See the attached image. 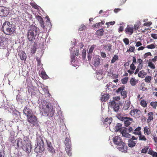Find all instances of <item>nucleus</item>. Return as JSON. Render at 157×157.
Instances as JSON below:
<instances>
[{
  "instance_id": "63",
  "label": "nucleus",
  "mask_w": 157,
  "mask_h": 157,
  "mask_svg": "<svg viewBox=\"0 0 157 157\" xmlns=\"http://www.w3.org/2000/svg\"><path fill=\"white\" fill-rule=\"evenodd\" d=\"M151 36L155 39H157V34L155 33H152L151 35Z\"/></svg>"
},
{
  "instance_id": "42",
  "label": "nucleus",
  "mask_w": 157,
  "mask_h": 157,
  "mask_svg": "<svg viewBox=\"0 0 157 157\" xmlns=\"http://www.w3.org/2000/svg\"><path fill=\"white\" fill-rule=\"evenodd\" d=\"M128 77H125L122 78L121 80V83L123 84H126L128 82Z\"/></svg>"
},
{
  "instance_id": "47",
  "label": "nucleus",
  "mask_w": 157,
  "mask_h": 157,
  "mask_svg": "<svg viewBox=\"0 0 157 157\" xmlns=\"http://www.w3.org/2000/svg\"><path fill=\"white\" fill-rule=\"evenodd\" d=\"M104 23H101V22H99L98 23H97L95 24H94L93 25V27L97 28L101 26V25H103Z\"/></svg>"
},
{
  "instance_id": "12",
  "label": "nucleus",
  "mask_w": 157,
  "mask_h": 157,
  "mask_svg": "<svg viewBox=\"0 0 157 157\" xmlns=\"http://www.w3.org/2000/svg\"><path fill=\"white\" fill-rule=\"evenodd\" d=\"M38 29L35 25H32L29 27V30L36 35H37L38 33Z\"/></svg>"
},
{
  "instance_id": "56",
  "label": "nucleus",
  "mask_w": 157,
  "mask_h": 157,
  "mask_svg": "<svg viewBox=\"0 0 157 157\" xmlns=\"http://www.w3.org/2000/svg\"><path fill=\"white\" fill-rule=\"evenodd\" d=\"M152 55L151 52H148L146 53H145L144 55V57L145 58H147L148 56H151Z\"/></svg>"
},
{
  "instance_id": "6",
  "label": "nucleus",
  "mask_w": 157,
  "mask_h": 157,
  "mask_svg": "<svg viewBox=\"0 0 157 157\" xmlns=\"http://www.w3.org/2000/svg\"><path fill=\"white\" fill-rule=\"evenodd\" d=\"M117 118L121 121H124V125L126 126H128L133 121V119L131 118L123 117L120 115H118L117 116Z\"/></svg>"
},
{
  "instance_id": "31",
  "label": "nucleus",
  "mask_w": 157,
  "mask_h": 157,
  "mask_svg": "<svg viewBox=\"0 0 157 157\" xmlns=\"http://www.w3.org/2000/svg\"><path fill=\"white\" fill-rule=\"evenodd\" d=\"M146 75V73L144 70L140 71L138 73V76L139 77L143 78L144 77V76Z\"/></svg>"
},
{
  "instance_id": "49",
  "label": "nucleus",
  "mask_w": 157,
  "mask_h": 157,
  "mask_svg": "<svg viewBox=\"0 0 157 157\" xmlns=\"http://www.w3.org/2000/svg\"><path fill=\"white\" fill-rule=\"evenodd\" d=\"M148 149V147L146 146L142 150L141 153H146L147 152Z\"/></svg>"
},
{
  "instance_id": "54",
  "label": "nucleus",
  "mask_w": 157,
  "mask_h": 157,
  "mask_svg": "<svg viewBox=\"0 0 157 157\" xmlns=\"http://www.w3.org/2000/svg\"><path fill=\"white\" fill-rule=\"evenodd\" d=\"M0 157H5L4 151L3 150H0Z\"/></svg>"
},
{
  "instance_id": "23",
  "label": "nucleus",
  "mask_w": 157,
  "mask_h": 157,
  "mask_svg": "<svg viewBox=\"0 0 157 157\" xmlns=\"http://www.w3.org/2000/svg\"><path fill=\"white\" fill-rule=\"evenodd\" d=\"M47 149L51 153H53L55 152V150L52 145L51 143H47Z\"/></svg>"
},
{
  "instance_id": "4",
  "label": "nucleus",
  "mask_w": 157,
  "mask_h": 157,
  "mask_svg": "<svg viewBox=\"0 0 157 157\" xmlns=\"http://www.w3.org/2000/svg\"><path fill=\"white\" fill-rule=\"evenodd\" d=\"M42 112L46 113L48 116L49 117H52L54 115L55 110L52 106H49L48 105H46L43 106L42 109L41 110Z\"/></svg>"
},
{
  "instance_id": "35",
  "label": "nucleus",
  "mask_w": 157,
  "mask_h": 157,
  "mask_svg": "<svg viewBox=\"0 0 157 157\" xmlns=\"http://www.w3.org/2000/svg\"><path fill=\"white\" fill-rule=\"evenodd\" d=\"M139 140H140L144 141H146L147 140V138L145 137V136L144 135H142V134H141V135H139Z\"/></svg>"
},
{
  "instance_id": "57",
  "label": "nucleus",
  "mask_w": 157,
  "mask_h": 157,
  "mask_svg": "<svg viewBox=\"0 0 157 157\" xmlns=\"http://www.w3.org/2000/svg\"><path fill=\"white\" fill-rule=\"evenodd\" d=\"M31 6L35 9H39L38 6L35 3H32L31 4Z\"/></svg>"
},
{
  "instance_id": "39",
  "label": "nucleus",
  "mask_w": 157,
  "mask_h": 157,
  "mask_svg": "<svg viewBox=\"0 0 157 157\" xmlns=\"http://www.w3.org/2000/svg\"><path fill=\"white\" fill-rule=\"evenodd\" d=\"M156 45L153 44H149L146 46V48L150 49H153L155 48Z\"/></svg>"
},
{
  "instance_id": "37",
  "label": "nucleus",
  "mask_w": 157,
  "mask_h": 157,
  "mask_svg": "<svg viewBox=\"0 0 157 157\" xmlns=\"http://www.w3.org/2000/svg\"><path fill=\"white\" fill-rule=\"evenodd\" d=\"M114 110L115 112H117L120 108V106L118 103L116 104L113 107Z\"/></svg>"
},
{
  "instance_id": "60",
  "label": "nucleus",
  "mask_w": 157,
  "mask_h": 157,
  "mask_svg": "<svg viewBox=\"0 0 157 157\" xmlns=\"http://www.w3.org/2000/svg\"><path fill=\"white\" fill-rule=\"evenodd\" d=\"M145 85L144 83H142L141 85V86L140 87V90H143V91L145 90L147 88L144 87V86Z\"/></svg>"
},
{
  "instance_id": "45",
  "label": "nucleus",
  "mask_w": 157,
  "mask_h": 157,
  "mask_svg": "<svg viewBox=\"0 0 157 157\" xmlns=\"http://www.w3.org/2000/svg\"><path fill=\"white\" fill-rule=\"evenodd\" d=\"M135 49V47L134 46H130L129 49H128L127 51H130L131 52H134Z\"/></svg>"
},
{
  "instance_id": "30",
  "label": "nucleus",
  "mask_w": 157,
  "mask_h": 157,
  "mask_svg": "<svg viewBox=\"0 0 157 157\" xmlns=\"http://www.w3.org/2000/svg\"><path fill=\"white\" fill-rule=\"evenodd\" d=\"M71 149V147H65V150L67 154L69 156H71L72 155Z\"/></svg>"
},
{
  "instance_id": "41",
  "label": "nucleus",
  "mask_w": 157,
  "mask_h": 157,
  "mask_svg": "<svg viewBox=\"0 0 157 157\" xmlns=\"http://www.w3.org/2000/svg\"><path fill=\"white\" fill-rule=\"evenodd\" d=\"M150 105L153 108L156 109L157 106V102L152 101L151 102Z\"/></svg>"
},
{
  "instance_id": "40",
  "label": "nucleus",
  "mask_w": 157,
  "mask_h": 157,
  "mask_svg": "<svg viewBox=\"0 0 157 157\" xmlns=\"http://www.w3.org/2000/svg\"><path fill=\"white\" fill-rule=\"evenodd\" d=\"M151 76H146L145 78L144 79V80H145V81L146 82L150 83L151 82Z\"/></svg>"
},
{
  "instance_id": "50",
  "label": "nucleus",
  "mask_w": 157,
  "mask_h": 157,
  "mask_svg": "<svg viewBox=\"0 0 157 157\" xmlns=\"http://www.w3.org/2000/svg\"><path fill=\"white\" fill-rule=\"evenodd\" d=\"M95 46V45H93L91 46L89 50V53H92L94 49V47Z\"/></svg>"
},
{
  "instance_id": "27",
  "label": "nucleus",
  "mask_w": 157,
  "mask_h": 157,
  "mask_svg": "<svg viewBox=\"0 0 157 157\" xmlns=\"http://www.w3.org/2000/svg\"><path fill=\"white\" fill-rule=\"evenodd\" d=\"M104 30L103 29L98 30L96 31L95 34L98 36H102L104 34Z\"/></svg>"
},
{
  "instance_id": "7",
  "label": "nucleus",
  "mask_w": 157,
  "mask_h": 157,
  "mask_svg": "<svg viewBox=\"0 0 157 157\" xmlns=\"http://www.w3.org/2000/svg\"><path fill=\"white\" fill-rule=\"evenodd\" d=\"M27 121L35 126L37 127L38 125L37 118L33 114L27 117Z\"/></svg>"
},
{
  "instance_id": "1",
  "label": "nucleus",
  "mask_w": 157,
  "mask_h": 157,
  "mask_svg": "<svg viewBox=\"0 0 157 157\" xmlns=\"http://www.w3.org/2000/svg\"><path fill=\"white\" fill-rule=\"evenodd\" d=\"M15 144H16L17 148H18L20 146L27 153H29L31 151L32 148L31 141L26 136H24L23 140L21 138H19L18 140H16L15 143H13V145L15 146Z\"/></svg>"
},
{
  "instance_id": "46",
  "label": "nucleus",
  "mask_w": 157,
  "mask_h": 157,
  "mask_svg": "<svg viewBox=\"0 0 157 157\" xmlns=\"http://www.w3.org/2000/svg\"><path fill=\"white\" fill-rule=\"evenodd\" d=\"M116 103L114 101H110L109 103V106L110 107L113 108V107L114 106V105L116 104Z\"/></svg>"
},
{
  "instance_id": "13",
  "label": "nucleus",
  "mask_w": 157,
  "mask_h": 157,
  "mask_svg": "<svg viewBox=\"0 0 157 157\" xmlns=\"http://www.w3.org/2000/svg\"><path fill=\"white\" fill-rule=\"evenodd\" d=\"M27 36L29 40V41H32L35 39V37L36 35L32 33L31 31H30L29 30L28 31Z\"/></svg>"
},
{
  "instance_id": "38",
  "label": "nucleus",
  "mask_w": 157,
  "mask_h": 157,
  "mask_svg": "<svg viewBox=\"0 0 157 157\" xmlns=\"http://www.w3.org/2000/svg\"><path fill=\"white\" fill-rule=\"evenodd\" d=\"M140 104L143 107H145L147 106V103L146 101L144 100H141Z\"/></svg>"
},
{
  "instance_id": "48",
  "label": "nucleus",
  "mask_w": 157,
  "mask_h": 157,
  "mask_svg": "<svg viewBox=\"0 0 157 157\" xmlns=\"http://www.w3.org/2000/svg\"><path fill=\"white\" fill-rule=\"evenodd\" d=\"M36 18L39 22V23L44 21L43 18L40 16H36Z\"/></svg>"
},
{
  "instance_id": "20",
  "label": "nucleus",
  "mask_w": 157,
  "mask_h": 157,
  "mask_svg": "<svg viewBox=\"0 0 157 157\" xmlns=\"http://www.w3.org/2000/svg\"><path fill=\"white\" fill-rule=\"evenodd\" d=\"M109 97V95L107 93L102 95L101 97V100L102 102L106 101H107Z\"/></svg>"
},
{
  "instance_id": "61",
  "label": "nucleus",
  "mask_w": 157,
  "mask_h": 157,
  "mask_svg": "<svg viewBox=\"0 0 157 157\" xmlns=\"http://www.w3.org/2000/svg\"><path fill=\"white\" fill-rule=\"evenodd\" d=\"M75 56L74 55H72L71 56V62H75Z\"/></svg>"
},
{
  "instance_id": "2",
  "label": "nucleus",
  "mask_w": 157,
  "mask_h": 157,
  "mask_svg": "<svg viewBox=\"0 0 157 157\" xmlns=\"http://www.w3.org/2000/svg\"><path fill=\"white\" fill-rule=\"evenodd\" d=\"M12 26V24H11L9 21H6L3 24L2 30L5 34L11 35L15 31Z\"/></svg>"
},
{
  "instance_id": "9",
  "label": "nucleus",
  "mask_w": 157,
  "mask_h": 157,
  "mask_svg": "<svg viewBox=\"0 0 157 157\" xmlns=\"http://www.w3.org/2000/svg\"><path fill=\"white\" fill-rule=\"evenodd\" d=\"M141 113L140 110L137 109H132L129 114L132 117L135 118H139L140 117V114Z\"/></svg>"
},
{
  "instance_id": "10",
  "label": "nucleus",
  "mask_w": 157,
  "mask_h": 157,
  "mask_svg": "<svg viewBox=\"0 0 157 157\" xmlns=\"http://www.w3.org/2000/svg\"><path fill=\"white\" fill-rule=\"evenodd\" d=\"M101 61L100 58L98 56H96L93 57L92 63L94 67H97L100 65Z\"/></svg>"
},
{
  "instance_id": "58",
  "label": "nucleus",
  "mask_w": 157,
  "mask_h": 157,
  "mask_svg": "<svg viewBox=\"0 0 157 157\" xmlns=\"http://www.w3.org/2000/svg\"><path fill=\"white\" fill-rule=\"evenodd\" d=\"M152 24V23L150 21H148L147 22L143 24V26H150Z\"/></svg>"
},
{
  "instance_id": "53",
  "label": "nucleus",
  "mask_w": 157,
  "mask_h": 157,
  "mask_svg": "<svg viewBox=\"0 0 157 157\" xmlns=\"http://www.w3.org/2000/svg\"><path fill=\"white\" fill-rule=\"evenodd\" d=\"M115 23V21H111L109 22H106L105 24L106 25L108 26H109L110 25H114Z\"/></svg>"
},
{
  "instance_id": "64",
  "label": "nucleus",
  "mask_w": 157,
  "mask_h": 157,
  "mask_svg": "<svg viewBox=\"0 0 157 157\" xmlns=\"http://www.w3.org/2000/svg\"><path fill=\"white\" fill-rule=\"evenodd\" d=\"M100 55L103 58H105L106 57V54L105 52H100Z\"/></svg>"
},
{
  "instance_id": "3",
  "label": "nucleus",
  "mask_w": 157,
  "mask_h": 157,
  "mask_svg": "<svg viewBox=\"0 0 157 157\" xmlns=\"http://www.w3.org/2000/svg\"><path fill=\"white\" fill-rule=\"evenodd\" d=\"M37 145L34 151L37 153L42 152L44 150V145L42 136L40 135H37Z\"/></svg>"
},
{
  "instance_id": "34",
  "label": "nucleus",
  "mask_w": 157,
  "mask_h": 157,
  "mask_svg": "<svg viewBox=\"0 0 157 157\" xmlns=\"http://www.w3.org/2000/svg\"><path fill=\"white\" fill-rule=\"evenodd\" d=\"M36 44H34L33 45L31 48V52L32 54L35 53L36 50Z\"/></svg>"
},
{
  "instance_id": "19",
  "label": "nucleus",
  "mask_w": 157,
  "mask_h": 157,
  "mask_svg": "<svg viewBox=\"0 0 157 157\" xmlns=\"http://www.w3.org/2000/svg\"><path fill=\"white\" fill-rule=\"evenodd\" d=\"M66 147H71V140L69 137H66L64 141Z\"/></svg>"
},
{
  "instance_id": "11",
  "label": "nucleus",
  "mask_w": 157,
  "mask_h": 157,
  "mask_svg": "<svg viewBox=\"0 0 157 157\" xmlns=\"http://www.w3.org/2000/svg\"><path fill=\"white\" fill-rule=\"evenodd\" d=\"M118 148L122 152H126L127 150V147L125 144L122 142L117 145Z\"/></svg>"
},
{
  "instance_id": "16",
  "label": "nucleus",
  "mask_w": 157,
  "mask_h": 157,
  "mask_svg": "<svg viewBox=\"0 0 157 157\" xmlns=\"http://www.w3.org/2000/svg\"><path fill=\"white\" fill-rule=\"evenodd\" d=\"M7 11L3 6H0V16H5L6 15Z\"/></svg>"
},
{
  "instance_id": "55",
  "label": "nucleus",
  "mask_w": 157,
  "mask_h": 157,
  "mask_svg": "<svg viewBox=\"0 0 157 157\" xmlns=\"http://www.w3.org/2000/svg\"><path fill=\"white\" fill-rule=\"evenodd\" d=\"M130 69L134 71L136 68V66L134 65V64L132 63L130 65Z\"/></svg>"
},
{
  "instance_id": "25",
  "label": "nucleus",
  "mask_w": 157,
  "mask_h": 157,
  "mask_svg": "<svg viewBox=\"0 0 157 157\" xmlns=\"http://www.w3.org/2000/svg\"><path fill=\"white\" fill-rule=\"evenodd\" d=\"M151 133L150 129L147 126L144 128V133L145 135H148Z\"/></svg>"
},
{
  "instance_id": "43",
  "label": "nucleus",
  "mask_w": 157,
  "mask_h": 157,
  "mask_svg": "<svg viewBox=\"0 0 157 157\" xmlns=\"http://www.w3.org/2000/svg\"><path fill=\"white\" fill-rule=\"evenodd\" d=\"M140 25V23L139 22H137L134 25V29L136 30H137L139 28V27Z\"/></svg>"
},
{
  "instance_id": "59",
  "label": "nucleus",
  "mask_w": 157,
  "mask_h": 157,
  "mask_svg": "<svg viewBox=\"0 0 157 157\" xmlns=\"http://www.w3.org/2000/svg\"><path fill=\"white\" fill-rule=\"evenodd\" d=\"M74 53L75 56H78L79 54L78 49H76V50H74Z\"/></svg>"
},
{
  "instance_id": "24",
  "label": "nucleus",
  "mask_w": 157,
  "mask_h": 157,
  "mask_svg": "<svg viewBox=\"0 0 157 157\" xmlns=\"http://www.w3.org/2000/svg\"><path fill=\"white\" fill-rule=\"evenodd\" d=\"M148 117L147 120V123H149L153 120V113L152 112H150L148 113Z\"/></svg>"
},
{
  "instance_id": "15",
  "label": "nucleus",
  "mask_w": 157,
  "mask_h": 157,
  "mask_svg": "<svg viewBox=\"0 0 157 157\" xmlns=\"http://www.w3.org/2000/svg\"><path fill=\"white\" fill-rule=\"evenodd\" d=\"M113 141L114 143L117 146L123 142L121 137L117 136H115L113 137Z\"/></svg>"
},
{
  "instance_id": "26",
  "label": "nucleus",
  "mask_w": 157,
  "mask_h": 157,
  "mask_svg": "<svg viewBox=\"0 0 157 157\" xmlns=\"http://www.w3.org/2000/svg\"><path fill=\"white\" fill-rule=\"evenodd\" d=\"M128 142V145L130 147H134L137 143V141H132V140H129Z\"/></svg>"
},
{
  "instance_id": "18",
  "label": "nucleus",
  "mask_w": 157,
  "mask_h": 157,
  "mask_svg": "<svg viewBox=\"0 0 157 157\" xmlns=\"http://www.w3.org/2000/svg\"><path fill=\"white\" fill-rule=\"evenodd\" d=\"M112 121V118H106L103 122L104 125H105V127H107L108 125H110Z\"/></svg>"
},
{
  "instance_id": "62",
  "label": "nucleus",
  "mask_w": 157,
  "mask_h": 157,
  "mask_svg": "<svg viewBox=\"0 0 157 157\" xmlns=\"http://www.w3.org/2000/svg\"><path fill=\"white\" fill-rule=\"evenodd\" d=\"M86 52L85 50H83L82 52V56L83 58H85L86 57Z\"/></svg>"
},
{
  "instance_id": "36",
  "label": "nucleus",
  "mask_w": 157,
  "mask_h": 157,
  "mask_svg": "<svg viewBox=\"0 0 157 157\" xmlns=\"http://www.w3.org/2000/svg\"><path fill=\"white\" fill-rule=\"evenodd\" d=\"M148 66L151 69H154L155 68V65L151 62L148 63Z\"/></svg>"
},
{
  "instance_id": "44",
  "label": "nucleus",
  "mask_w": 157,
  "mask_h": 157,
  "mask_svg": "<svg viewBox=\"0 0 157 157\" xmlns=\"http://www.w3.org/2000/svg\"><path fill=\"white\" fill-rule=\"evenodd\" d=\"M86 26L82 24L79 27L78 30L80 31H83L84 30V29H86Z\"/></svg>"
},
{
  "instance_id": "29",
  "label": "nucleus",
  "mask_w": 157,
  "mask_h": 157,
  "mask_svg": "<svg viewBox=\"0 0 157 157\" xmlns=\"http://www.w3.org/2000/svg\"><path fill=\"white\" fill-rule=\"evenodd\" d=\"M130 107V103L129 101L125 102L123 108V110H127L129 109Z\"/></svg>"
},
{
  "instance_id": "8",
  "label": "nucleus",
  "mask_w": 157,
  "mask_h": 157,
  "mask_svg": "<svg viewBox=\"0 0 157 157\" xmlns=\"http://www.w3.org/2000/svg\"><path fill=\"white\" fill-rule=\"evenodd\" d=\"M124 86H122L118 88L116 90L117 93H120L122 98L124 99L127 97V91L124 90Z\"/></svg>"
},
{
  "instance_id": "21",
  "label": "nucleus",
  "mask_w": 157,
  "mask_h": 157,
  "mask_svg": "<svg viewBox=\"0 0 157 157\" xmlns=\"http://www.w3.org/2000/svg\"><path fill=\"white\" fill-rule=\"evenodd\" d=\"M125 32L129 35H132L133 32V28L128 25L125 29Z\"/></svg>"
},
{
  "instance_id": "14",
  "label": "nucleus",
  "mask_w": 157,
  "mask_h": 157,
  "mask_svg": "<svg viewBox=\"0 0 157 157\" xmlns=\"http://www.w3.org/2000/svg\"><path fill=\"white\" fill-rule=\"evenodd\" d=\"M23 113H24L25 115H26L27 117L33 114L32 113V110L27 107H25L24 108Z\"/></svg>"
},
{
  "instance_id": "52",
  "label": "nucleus",
  "mask_w": 157,
  "mask_h": 157,
  "mask_svg": "<svg viewBox=\"0 0 157 157\" xmlns=\"http://www.w3.org/2000/svg\"><path fill=\"white\" fill-rule=\"evenodd\" d=\"M123 41L126 45L129 44V40L127 38H124L123 40Z\"/></svg>"
},
{
  "instance_id": "28",
  "label": "nucleus",
  "mask_w": 157,
  "mask_h": 157,
  "mask_svg": "<svg viewBox=\"0 0 157 157\" xmlns=\"http://www.w3.org/2000/svg\"><path fill=\"white\" fill-rule=\"evenodd\" d=\"M138 81L134 78H132L130 81V83L132 86H134L137 83Z\"/></svg>"
},
{
  "instance_id": "5",
  "label": "nucleus",
  "mask_w": 157,
  "mask_h": 157,
  "mask_svg": "<svg viewBox=\"0 0 157 157\" xmlns=\"http://www.w3.org/2000/svg\"><path fill=\"white\" fill-rule=\"evenodd\" d=\"M122 125L120 123L117 124L115 126L116 130L117 131L120 130L121 132V133L123 136L128 138H130L131 135L129 133L127 132V128L124 127L122 130Z\"/></svg>"
},
{
  "instance_id": "17",
  "label": "nucleus",
  "mask_w": 157,
  "mask_h": 157,
  "mask_svg": "<svg viewBox=\"0 0 157 157\" xmlns=\"http://www.w3.org/2000/svg\"><path fill=\"white\" fill-rule=\"evenodd\" d=\"M18 55L21 60H24V61L26 60L27 58L26 54L23 51H21L20 52Z\"/></svg>"
},
{
  "instance_id": "22",
  "label": "nucleus",
  "mask_w": 157,
  "mask_h": 157,
  "mask_svg": "<svg viewBox=\"0 0 157 157\" xmlns=\"http://www.w3.org/2000/svg\"><path fill=\"white\" fill-rule=\"evenodd\" d=\"M141 128L140 127H138L137 128H136L134 130V131L133 132V134L138 136L141 135V134H142L141 131Z\"/></svg>"
},
{
  "instance_id": "33",
  "label": "nucleus",
  "mask_w": 157,
  "mask_h": 157,
  "mask_svg": "<svg viewBox=\"0 0 157 157\" xmlns=\"http://www.w3.org/2000/svg\"><path fill=\"white\" fill-rule=\"evenodd\" d=\"M118 59L119 57L117 55H115L112 59L111 61V63H114L116 61L118 60Z\"/></svg>"
},
{
  "instance_id": "32",
  "label": "nucleus",
  "mask_w": 157,
  "mask_h": 157,
  "mask_svg": "<svg viewBox=\"0 0 157 157\" xmlns=\"http://www.w3.org/2000/svg\"><path fill=\"white\" fill-rule=\"evenodd\" d=\"M41 76L44 79H47L48 78V77L44 71H42L41 73Z\"/></svg>"
},
{
  "instance_id": "51",
  "label": "nucleus",
  "mask_w": 157,
  "mask_h": 157,
  "mask_svg": "<svg viewBox=\"0 0 157 157\" xmlns=\"http://www.w3.org/2000/svg\"><path fill=\"white\" fill-rule=\"evenodd\" d=\"M112 45L110 44H107V45H105L104 47L105 48H107V47H108V48L107 49L109 51H110L112 49Z\"/></svg>"
}]
</instances>
